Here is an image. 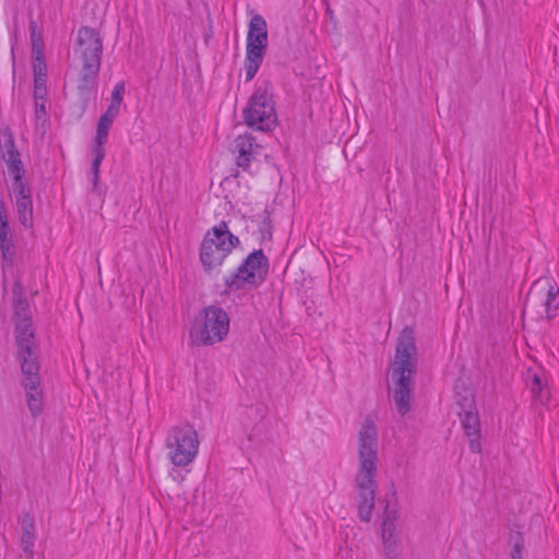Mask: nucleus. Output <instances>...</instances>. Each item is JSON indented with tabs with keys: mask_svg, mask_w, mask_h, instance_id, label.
Wrapping results in <instances>:
<instances>
[{
	"mask_svg": "<svg viewBox=\"0 0 559 559\" xmlns=\"http://www.w3.org/2000/svg\"><path fill=\"white\" fill-rule=\"evenodd\" d=\"M229 324L230 318L223 308L204 307L192 323L190 338L197 346H213L226 340Z\"/></svg>",
	"mask_w": 559,
	"mask_h": 559,
	"instance_id": "obj_4",
	"label": "nucleus"
},
{
	"mask_svg": "<svg viewBox=\"0 0 559 559\" xmlns=\"http://www.w3.org/2000/svg\"><path fill=\"white\" fill-rule=\"evenodd\" d=\"M111 124L112 123L106 122L100 119H98V122H97L96 135H95L94 146H93L94 158H93L92 167H91V171L93 175L94 189L98 185L100 165L106 155L105 144L107 142Z\"/></svg>",
	"mask_w": 559,
	"mask_h": 559,
	"instance_id": "obj_14",
	"label": "nucleus"
},
{
	"mask_svg": "<svg viewBox=\"0 0 559 559\" xmlns=\"http://www.w3.org/2000/svg\"><path fill=\"white\" fill-rule=\"evenodd\" d=\"M0 151L2 159L7 164L8 174L12 178L11 189L15 200H20L22 197L31 198L32 191L24 180L25 169L20 152L15 146L12 133L8 130L0 134Z\"/></svg>",
	"mask_w": 559,
	"mask_h": 559,
	"instance_id": "obj_10",
	"label": "nucleus"
},
{
	"mask_svg": "<svg viewBox=\"0 0 559 559\" xmlns=\"http://www.w3.org/2000/svg\"><path fill=\"white\" fill-rule=\"evenodd\" d=\"M243 119L248 127L258 131H270L276 126L270 83L264 82L255 88L243 110Z\"/></svg>",
	"mask_w": 559,
	"mask_h": 559,
	"instance_id": "obj_7",
	"label": "nucleus"
},
{
	"mask_svg": "<svg viewBox=\"0 0 559 559\" xmlns=\"http://www.w3.org/2000/svg\"><path fill=\"white\" fill-rule=\"evenodd\" d=\"M25 391L27 407L31 414L36 417L43 412V390L40 380L22 382Z\"/></svg>",
	"mask_w": 559,
	"mask_h": 559,
	"instance_id": "obj_17",
	"label": "nucleus"
},
{
	"mask_svg": "<svg viewBox=\"0 0 559 559\" xmlns=\"http://www.w3.org/2000/svg\"><path fill=\"white\" fill-rule=\"evenodd\" d=\"M416 367L417 347L414 331L406 326L397 338L391 367V394L401 416H405L412 408Z\"/></svg>",
	"mask_w": 559,
	"mask_h": 559,
	"instance_id": "obj_2",
	"label": "nucleus"
},
{
	"mask_svg": "<svg viewBox=\"0 0 559 559\" xmlns=\"http://www.w3.org/2000/svg\"><path fill=\"white\" fill-rule=\"evenodd\" d=\"M260 145L250 133L238 135L233 143L231 152L236 155V164L248 170L252 159L259 155Z\"/></svg>",
	"mask_w": 559,
	"mask_h": 559,
	"instance_id": "obj_13",
	"label": "nucleus"
},
{
	"mask_svg": "<svg viewBox=\"0 0 559 559\" xmlns=\"http://www.w3.org/2000/svg\"><path fill=\"white\" fill-rule=\"evenodd\" d=\"M29 37L34 52L43 51V39L35 21L29 22Z\"/></svg>",
	"mask_w": 559,
	"mask_h": 559,
	"instance_id": "obj_25",
	"label": "nucleus"
},
{
	"mask_svg": "<svg viewBox=\"0 0 559 559\" xmlns=\"http://www.w3.org/2000/svg\"><path fill=\"white\" fill-rule=\"evenodd\" d=\"M120 111V107L109 104L106 111L100 116V120L112 123L114 120L118 117Z\"/></svg>",
	"mask_w": 559,
	"mask_h": 559,
	"instance_id": "obj_29",
	"label": "nucleus"
},
{
	"mask_svg": "<svg viewBox=\"0 0 559 559\" xmlns=\"http://www.w3.org/2000/svg\"><path fill=\"white\" fill-rule=\"evenodd\" d=\"M382 544L384 549V556L386 559L400 558V542L396 535H393L391 537L382 536Z\"/></svg>",
	"mask_w": 559,
	"mask_h": 559,
	"instance_id": "obj_23",
	"label": "nucleus"
},
{
	"mask_svg": "<svg viewBox=\"0 0 559 559\" xmlns=\"http://www.w3.org/2000/svg\"><path fill=\"white\" fill-rule=\"evenodd\" d=\"M239 243V238L230 233L226 222L207 230L200 247V261L205 272L217 270Z\"/></svg>",
	"mask_w": 559,
	"mask_h": 559,
	"instance_id": "obj_5",
	"label": "nucleus"
},
{
	"mask_svg": "<svg viewBox=\"0 0 559 559\" xmlns=\"http://www.w3.org/2000/svg\"><path fill=\"white\" fill-rule=\"evenodd\" d=\"M399 518L397 510L385 508L381 525V535L391 537L396 535V520Z\"/></svg>",
	"mask_w": 559,
	"mask_h": 559,
	"instance_id": "obj_21",
	"label": "nucleus"
},
{
	"mask_svg": "<svg viewBox=\"0 0 559 559\" xmlns=\"http://www.w3.org/2000/svg\"><path fill=\"white\" fill-rule=\"evenodd\" d=\"M19 521L22 528L21 548L32 559L36 540L35 520L29 513H24L20 516Z\"/></svg>",
	"mask_w": 559,
	"mask_h": 559,
	"instance_id": "obj_16",
	"label": "nucleus"
},
{
	"mask_svg": "<svg viewBox=\"0 0 559 559\" xmlns=\"http://www.w3.org/2000/svg\"><path fill=\"white\" fill-rule=\"evenodd\" d=\"M12 238L9 225L0 227V241Z\"/></svg>",
	"mask_w": 559,
	"mask_h": 559,
	"instance_id": "obj_33",
	"label": "nucleus"
},
{
	"mask_svg": "<svg viewBox=\"0 0 559 559\" xmlns=\"http://www.w3.org/2000/svg\"><path fill=\"white\" fill-rule=\"evenodd\" d=\"M559 286L551 277H540L532 285L527 301L538 307L540 319L551 320L559 309Z\"/></svg>",
	"mask_w": 559,
	"mask_h": 559,
	"instance_id": "obj_11",
	"label": "nucleus"
},
{
	"mask_svg": "<svg viewBox=\"0 0 559 559\" xmlns=\"http://www.w3.org/2000/svg\"><path fill=\"white\" fill-rule=\"evenodd\" d=\"M33 72H34V79H38V78L47 79L46 62H45L43 51L38 50V52H35V58H34V62H33Z\"/></svg>",
	"mask_w": 559,
	"mask_h": 559,
	"instance_id": "obj_24",
	"label": "nucleus"
},
{
	"mask_svg": "<svg viewBox=\"0 0 559 559\" xmlns=\"http://www.w3.org/2000/svg\"><path fill=\"white\" fill-rule=\"evenodd\" d=\"M124 95V83L118 82L112 92L110 97V104L120 107L122 99Z\"/></svg>",
	"mask_w": 559,
	"mask_h": 559,
	"instance_id": "obj_27",
	"label": "nucleus"
},
{
	"mask_svg": "<svg viewBox=\"0 0 559 559\" xmlns=\"http://www.w3.org/2000/svg\"><path fill=\"white\" fill-rule=\"evenodd\" d=\"M523 540L520 538L519 540L514 542L511 550V558L512 559H523L522 552H523Z\"/></svg>",
	"mask_w": 559,
	"mask_h": 559,
	"instance_id": "obj_31",
	"label": "nucleus"
},
{
	"mask_svg": "<svg viewBox=\"0 0 559 559\" xmlns=\"http://www.w3.org/2000/svg\"><path fill=\"white\" fill-rule=\"evenodd\" d=\"M35 102V115L37 119H43L46 116V99L34 98Z\"/></svg>",
	"mask_w": 559,
	"mask_h": 559,
	"instance_id": "obj_30",
	"label": "nucleus"
},
{
	"mask_svg": "<svg viewBox=\"0 0 559 559\" xmlns=\"http://www.w3.org/2000/svg\"><path fill=\"white\" fill-rule=\"evenodd\" d=\"M103 56L100 33L88 26L78 31L73 47V62L78 73L76 87L82 97H88L97 86Z\"/></svg>",
	"mask_w": 559,
	"mask_h": 559,
	"instance_id": "obj_3",
	"label": "nucleus"
},
{
	"mask_svg": "<svg viewBox=\"0 0 559 559\" xmlns=\"http://www.w3.org/2000/svg\"><path fill=\"white\" fill-rule=\"evenodd\" d=\"M269 273V259L262 249L251 252L242 263L224 280L230 290L249 289L261 285Z\"/></svg>",
	"mask_w": 559,
	"mask_h": 559,
	"instance_id": "obj_8",
	"label": "nucleus"
},
{
	"mask_svg": "<svg viewBox=\"0 0 559 559\" xmlns=\"http://www.w3.org/2000/svg\"><path fill=\"white\" fill-rule=\"evenodd\" d=\"M198 431L190 424L173 426L165 438L167 457L176 467L190 465L199 453Z\"/></svg>",
	"mask_w": 559,
	"mask_h": 559,
	"instance_id": "obj_6",
	"label": "nucleus"
},
{
	"mask_svg": "<svg viewBox=\"0 0 559 559\" xmlns=\"http://www.w3.org/2000/svg\"><path fill=\"white\" fill-rule=\"evenodd\" d=\"M9 225L8 213L3 201L0 199V227Z\"/></svg>",
	"mask_w": 559,
	"mask_h": 559,
	"instance_id": "obj_32",
	"label": "nucleus"
},
{
	"mask_svg": "<svg viewBox=\"0 0 559 559\" xmlns=\"http://www.w3.org/2000/svg\"><path fill=\"white\" fill-rule=\"evenodd\" d=\"M13 308L17 319H31L29 305L24 296V288L21 283L16 282L12 288Z\"/></svg>",
	"mask_w": 559,
	"mask_h": 559,
	"instance_id": "obj_19",
	"label": "nucleus"
},
{
	"mask_svg": "<svg viewBox=\"0 0 559 559\" xmlns=\"http://www.w3.org/2000/svg\"><path fill=\"white\" fill-rule=\"evenodd\" d=\"M46 96V79H34V98H44Z\"/></svg>",
	"mask_w": 559,
	"mask_h": 559,
	"instance_id": "obj_28",
	"label": "nucleus"
},
{
	"mask_svg": "<svg viewBox=\"0 0 559 559\" xmlns=\"http://www.w3.org/2000/svg\"><path fill=\"white\" fill-rule=\"evenodd\" d=\"M530 389L533 394V399L538 401L540 404H545L549 401V391L543 385L542 379L537 374H533L530 382Z\"/></svg>",
	"mask_w": 559,
	"mask_h": 559,
	"instance_id": "obj_22",
	"label": "nucleus"
},
{
	"mask_svg": "<svg viewBox=\"0 0 559 559\" xmlns=\"http://www.w3.org/2000/svg\"><path fill=\"white\" fill-rule=\"evenodd\" d=\"M16 212L20 219V223L25 228H31L33 226V202L32 198L22 197L20 200H15Z\"/></svg>",
	"mask_w": 559,
	"mask_h": 559,
	"instance_id": "obj_20",
	"label": "nucleus"
},
{
	"mask_svg": "<svg viewBox=\"0 0 559 559\" xmlns=\"http://www.w3.org/2000/svg\"><path fill=\"white\" fill-rule=\"evenodd\" d=\"M15 338L20 349L34 348V330L31 319H17L15 325Z\"/></svg>",
	"mask_w": 559,
	"mask_h": 559,
	"instance_id": "obj_18",
	"label": "nucleus"
},
{
	"mask_svg": "<svg viewBox=\"0 0 559 559\" xmlns=\"http://www.w3.org/2000/svg\"><path fill=\"white\" fill-rule=\"evenodd\" d=\"M17 356L23 376L22 382L40 380L36 348L20 349Z\"/></svg>",
	"mask_w": 559,
	"mask_h": 559,
	"instance_id": "obj_15",
	"label": "nucleus"
},
{
	"mask_svg": "<svg viewBox=\"0 0 559 559\" xmlns=\"http://www.w3.org/2000/svg\"><path fill=\"white\" fill-rule=\"evenodd\" d=\"M358 471L355 477V501L358 518L370 522L377 490L378 431L372 419L366 418L357 437Z\"/></svg>",
	"mask_w": 559,
	"mask_h": 559,
	"instance_id": "obj_1",
	"label": "nucleus"
},
{
	"mask_svg": "<svg viewBox=\"0 0 559 559\" xmlns=\"http://www.w3.org/2000/svg\"><path fill=\"white\" fill-rule=\"evenodd\" d=\"M459 404L462 408L460 413L461 425L465 436L468 438L469 449L473 453H479L481 451L480 421L474 399L472 396L464 397Z\"/></svg>",
	"mask_w": 559,
	"mask_h": 559,
	"instance_id": "obj_12",
	"label": "nucleus"
},
{
	"mask_svg": "<svg viewBox=\"0 0 559 559\" xmlns=\"http://www.w3.org/2000/svg\"><path fill=\"white\" fill-rule=\"evenodd\" d=\"M267 48V26L263 16L255 14L249 22L246 44V81H251L263 62Z\"/></svg>",
	"mask_w": 559,
	"mask_h": 559,
	"instance_id": "obj_9",
	"label": "nucleus"
},
{
	"mask_svg": "<svg viewBox=\"0 0 559 559\" xmlns=\"http://www.w3.org/2000/svg\"><path fill=\"white\" fill-rule=\"evenodd\" d=\"M0 251L2 253L3 260L11 263L14 258V243L13 239L10 238L8 240L0 241Z\"/></svg>",
	"mask_w": 559,
	"mask_h": 559,
	"instance_id": "obj_26",
	"label": "nucleus"
}]
</instances>
